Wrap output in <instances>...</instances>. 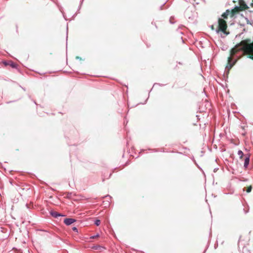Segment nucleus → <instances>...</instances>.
Here are the masks:
<instances>
[{
    "label": "nucleus",
    "instance_id": "nucleus-2",
    "mask_svg": "<svg viewBox=\"0 0 253 253\" xmlns=\"http://www.w3.org/2000/svg\"><path fill=\"white\" fill-rule=\"evenodd\" d=\"M218 25L216 30L217 33L222 32L225 35H228L229 33L226 31L227 25L226 21L223 19H218Z\"/></svg>",
    "mask_w": 253,
    "mask_h": 253
},
{
    "label": "nucleus",
    "instance_id": "nucleus-11",
    "mask_svg": "<svg viewBox=\"0 0 253 253\" xmlns=\"http://www.w3.org/2000/svg\"><path fill=\"white\" fill-rule=\"evenodd\" d=\"M100 220H99V219H96L95 222H94V224L96 225V226H99L100 224Z\"/></svg>",
    "mask_w": 253,
    "mask_h": 253
},
{
    "label": "nucleus",
    "instance_id": "nucleus-13",
    "mask_svg": "<svg viewBox=\"0 0 253 253\" xmlns=\"http://www.w3.org/2000/svg\"><path fill=\"white\" fill-rule=\"evenodd\" d=\"M99 236V235L98 234H97L95 235L90 236V239H93L98 237Z\"/></svg>",
    "mask_w": 253,
    "mask_h": 253
},
{
    "label": "nucleus",
    "instance_id": "nucleus-7",
    "mask_svg": "<svg viewBox=\"0 0 253 253\" xmlns=\"http://www.w3.org/2000/svg\"><path fill=\"white\" fill-rule=\"evenodd\" d=\"M50 214H51V215L53 217H55V218H57L58 216H64L63 215H62L61 214L58 213L56 211H51L50 212Z\"/></svg>",
    "mask_w": 253,
    "mask_h": 253
},
{
    "label": "nucleus",
    "instance_id": "nucleus-1",
    "mask_svg": "<svg viewBox=\"0 0 253 253\" xmlns=\"http://www.w3.org/2000/svg\"><path fill=\"white\" fill-rule=\"evenodd\" d=\"M239 51H243L244 53L250 55V58L253 59V42H251V40H243L231 49L230 56L228 58V64L225 68V70L227 72H229L235 63H231L232 58Z\"/></svg>",
    "mask_w": 253,
    "mask_h": 253
},
{
    "label": "nucleus",
    "instance_id": "nucleus-6",
    "mask_svg": "<svg viewBox=\"0 0 253 253\" xmlns=\"http://www.w3.org/2000/svg\"><path fill=\"white\" fill-rule=\"evenodd\" d=\"M230 10L229 9H227L226 11L221 15V17L219 19H223L225 20V19L228 18V16L229 15H230Z\"/></svg>",
    "mask_w": 253,
    "mask_h": 253
},
{
    "label": "nucleus",
    "instance_id": "nucleus-8",
    "mask_svg": "<svg viewBox=\"0 0 253 253\" xmlns=\"http://www.w3.org/2000/svg\"><path fill=\"white\" fill-rule=\"evenodd\" d=\"M250 162V156H248L246 158L244 161V166L245 168H247Z\"/></svg>",
    "mask_w": 253,
    "mask_h": 253
},
{
    "label": "nucleus",
    "instance_id": "nucleus-4",
    "mask_svg": "<svg viewBox=\"0 0 253 253\" xmlns=\"http://www.w3.org/2000/svg\"><path fill=\"white\" fill-rule=\"evenodd\" d=\"M239 6L243 10V11L248 8V6L243 0H239Z\"/></svg>",
    "mask_w": 253,
    "mask_h": 253
},
{
    "label": "nucleus",
    "instance_id": "nucleus-3",
    "mask_svg": "<svg viewBox=\"0 0 253 253\" xmlns=\"http://www.w3.org/2000/svg\"><path fill=\"white\" fill-rule=\"evenodd\" d=\"M243 11V10L238 6H235L233 9H232L230 11V17H233L236 14L239 13L240 11Z\"/></svg>",
    "mask_w": 253,
    "mask_h": 253
},
{
    "label": "nucleus",
    "instance_id": "nucleus-15",
    "mask_svg": "<svg viewBox=\"0 0 253 253\" xmlns=\"http://www.w3.org/2000/svg\"><path fill=\"white\" fill-rule=\"evenodd\" d=\"M73 230L74 231H76V232H77V231H78V229H77V228L76 227H73Z\"/></svg>",
    "mask_w": 253,
    "mask_h": 253
},
{
    "label": "nucleus",
    "instance_id": "nucleus-5",
    "mask_svg": "<svg viewBox=\"0 0 253 253\" xmlns=\"http://www.w3.org/2000/svg\"><path fill=\"white\" fill-rule=\"evenodd\" d=\"M76 221V220L73 218H67L64 219V223L67 225H70L75 222Z\"/></svg>",
    "mask_w": 253,
    "mask_h": 253
},
{
    "label": "nucleus",
    "instance_id": "nucleus-12",
    "mask_svg": "<svg viewBox=\"0 0 253 253\" xmlns=\"http://www.w3.org/2000/svg\"><path fill=\"white\" fill-rule=\"evenodd\" d=\"M8 65H9L12 68H15L16 67V64L11 62H10L9 64H8Z\"/></svg>",
    "mask_w": 253,
    "mask_h": 253
},
{
    "label": "nucleus",
    "instance_id": "nucleus-9",
    "mask_svg": "<svg viewBox=\"0 0 253 253\" xmlns=\"http://www.w3.org/2000/svg\"><path fill=\"white\" fill-rule=\"evenodd\" d=\"M253 249L250 250L248 247H245L243 249V253H253L252 252Z\"/></svg>",
    "mask_w": 253,
    "mask_h": 253
},
{
    "label": "nucleus",
    "instance_id": "nucleus-14",
    "mask_svg": "<svg viewBox=\"0 0 253 253\" xmlns=\"http://www.w3.org/2000/svg\"><path fill=\"white\" fill-rule=\"evenodd\" d=\"M252 189V186H250V187H249L248 188V189H247V192L248 193H249V192H250L251 191Z\"/></svg>",
    "mask_w": 253,
    "mask_h": 253
},
{
    "label": "nucleus",
    "instance_id": "nucleus-10",
    "mask_svg": "<svg viewBox=\"0 0 253 253\" xmlns=\"http://www.w3.org/2000/svg\"><path fill=\"white\" fill-rule=\"evenodd\" d=\"M238 155L239 156L240 159H242L244 156V153L241 150L238 151Z\"/></svg>",
    "mask_w": 253,
    "mask_h": 253
}]
</instances>
